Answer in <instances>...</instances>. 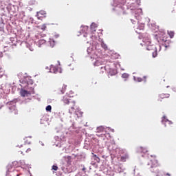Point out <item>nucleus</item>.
Returning a JSON list of instances; mask_svg holds the SVG:
<instances>
[{
    "mask_svg": "<svg viewBox=\"0 0 176 176\" xmlns=\"http://www.w3.org/2000/svg\"><path fill=\"white\" fill-rule=\"evenodd\" d=\"M34 94V89L32 91H27L25 89L21 90V97H28V96Z\"/></svg>",
    "mask_w": 176,
    "mask_h": 176,
    "instance_id": "nucleus-8",
    "label": "nucleus"
},
{
    "mask_svg": "<svg viewBox=\"0 0 176 176\" xmlns=\"http://www.w3.org/2000/svg\"><path fill=\"white\" fill-rule=\"evenodd\" d=\"M36 1H30V5H36Z\"/></svg>",
    "mask_w": 176,
    "mask_h": 176,
    "instance_id": "nucleus-31",
    "label": "nucleus"
},
{
    "mask_svg": "<svg viewBox=\"0 0 176 176\" xmlns=\"http://www.w3.org/2000/svg\"><path fill=\"white\" fill-rule=\"evenodd\" d=\"M169 94H161L159 95L158 101H162V100H164V98H169Z\"/></svg>",
    "mask_w": 176,
    "mask_h": 176,
    "instance_id": "nucleus-10",
    "label": "nucleus"
},
{
    "mask_svg": "<svg viewBox=\"0 0 176 176\" xmlns=\"http://www.w3.org/2000/svg\"><path fill=\"white\" fill-rule=\"evenodd\" d=\"M46 111H52V106H50V105L47 106Z\"/></svg>",
    "mask_w": 176,
    "mask_h": 176,
    "instance_id": "nucleus-30",
    "label": "nucleus"
},
{
    "mask_svg": "<svg viewBox=\"0 0 176 176\" xmlns=\"http://www.w3.org/2000/svg\"><path fill=\"white\" fill-rule=\"evenodd\" d=\"M68 105H69V113L72 115L76 111V103L73 100Z\"/></svg>",
    "mask_w": 176,
    "mask_h": 176,
    "instance_id": "nucleus-6",
    "label": "nucleus"
},
{
    "mask_svg": "<svg viewBox=\"0 0 176 176\" xmlns=\"http://www.w3.org/2000/svg\"><path fill=\"white\" fill-rule=\"evenodd\" d=\"M9 113H10L11 116H14V115H18L19 111L16 108V104H14L9 107Z\"/></svg>",
    "mask_w": 176,
    "mask_h": 176,
    "instance_id": "nucleus-7",
    "label": "nucleus"
},
{
    "mask_svg": "<svg viewBox=\"0 0 176 176\" xmlns=\"http://www.w3.org/2000/svg\"><path fill=\"white\" fill-rule=\"evenodd\" d=\"M52 170H54V171H57V170H58V167L56 165H53Z\"/></svg>",
    "mask_w": 176,
    "mask_h": 176,
    "instance_id": "nucleus-28",
    "label": "nucleus"
},
{
    "mask_svg": "<svg viewBox=\"0 0 176 176\" xmlns=\"http://www.w3.org/2000/svg\"><path fill=\"white\" fill-rule=\"evenodd\" d=\"M170 43H171L170 41L166 40L164 44H163V46H164V47L167 49V47H170Z\"/></svg>",
    "mask_w": 176,
    "mask_h": 176,
    "instance_id": "nucleus-18",
    "label": "nucleus"
},
{
    "mask_svg": "<svg viewBox=\"0 0 176 176\" xmlns=\"http://www.w3.org/2000/svg\"><path fill=\"white\" fill-rule=\"evenodd\" d=\"M91 38L94 40V43H92V45H94V46H96V45H97V36L92 35Z\"/></svg>",
    "mask_w": 176,
    "mask_h": 176,
    "instance_id": "nucleus-20",
    "label": "nucleus"
},
{
    "mask_svg": "<svg viewBox=\"0 0 176 176\" xmlns=\"http://www.w3.org/2000/svg\"><path fill=\"white\" fill-rule=\"evenodd\" d=\"M89 32V27L87 26H81L80 32H77V36H80V35L83 34L84 38H87V32Z\"/></svg>",
    "mask_w": 176,
    "mask_h": 176,
    "instance_id": "nucleus-3",
    "label": "nucleus"
},
{
    "mask_svg": "<svg viewBox=\"0 0 176 176\" xmlns=\"http://www.w3.org/2000/svg\"><path fill=\"white\" fill-rule=\"evenodd\" d=\"M144 43L146 46V50L152 52V56L153 58L157 57V47L152 44L151 38H147L144 40Z\"/></svg>",
    "mask_w": 176,
    "mask_h": 176,
    "instance_id": "nucleus-1",
    "label": "nucleus"
},
{
    "mask_svg": "<svg viewBox=\"0 0 176 176\" xmlns=\"http://www.w3.org/2000/svg\"><path fill=\"white\" fill-rule=\"evenodd\" d=\"M164 122H166V123L170 124V121H168V120H166L165 116L163 117L162 123H164Z\"/></svg>",
    "mask_w": 176,
    "mask_h": 176,
    "instance_id": "nucleus-25",
    "label": "nucleus"
},
{
    "mask_svg": "<svg viewBox=\"0 0 176 176\" xmlns=\"http://www.w3.org/2000/svg\"><path fill=\"white\" fill-rule=\"evenodd\" d=\"M72 97H74L73 96H70L69 94H66L65 96H63L62 101L63 102H64V104H69L71 102H72Z\"/></svg>",
    "mask_w": 176,
    "mask_h": 176,
    "instance_id": "nucleus-5",
    "label": "nucleus"
},
{
    "mask_svg": "<svg viewBox=\"0 0 176 176\" xmlns=\"http://www.w3.org/2000/svg\"><path fill=\"white\" fill-rule=\"evenodd\" d=\"M37 17H46V11L41 10L37 12Z\"/></svg>",
    "mask_w": 176,
    "mask_h": 176,
    "instance_id": "nucleus-12",
    "label": "nucleus"
},
{
    "mask_svg": "<svg viewBox=\"0 0 176 176\" xmlns=\"http://www.w3.org/2000/svg\"><path fill=\"white\" fill-rule=\"evenodd\" d=\"M75 112L78 118H82L83 116V112H82V111L77 109L75 111Z\"/></svg>",
    "mask_w": 176,
    "mask_h": 176,
    "instance_id": "nucleus-15",
    "label": "nucleus"
},
{
    "mask_svg": "<svg viewBox=\"0 0 176 176\" xmlns=\"http://www.w3.org/2000/svg\"><path fill=\"white\" fill-rule=\"evenodd\" d=\"M101 47H102V49H104V50H107V49H108V46H107V44H105V43H104L103 41L101 43Z\"/></svg>",
    "mask_w": 176,
    "mask_h": 176,
    "instance_id": "nucleus-23",
    "label": "nucleus"
},
{
    "mask_svg": "<svg viewBox=\"0 0 176 176\" xmlns=\"http://www.w3.org/2000/svg\"><path fill=\"white\" fill-rule=\"evenodd\" d=\"M2 108V106L0 107V109Z\"/></svg>",
    "mask_w": 176,
    "mask_h": 176,
    "instance_id": "nucleus-34",
    "label": "nucleus"
},
{
    "mask_svg": "<svg viewBox=\"0 0 176 176\" xmlns=\"http://www.w3.org/2000/svg\"><path fill=\"white\" fill-rule=\"evenodd\" d=\"M122 77L124 78V79H127V78H129V75L126 73H124Z\"/></svg>",
    "mask_w": 176,
    "mask_h": 176,
    "instance_id": "nucleus-26",
    "label": "nucleus"
},
{
    "mask_svg": "<svg viewBox=\"0 0 176 176\" xmlns=\"http://www.w3.org/2000/svg\"><path fill=\"white\" fill-rule=\"evenodd\" d=\"M152 158L148 159V166H150L151 168H156V167H160V164L156 159V156H152Z\"/></svg>",
    "mask_w": 176,
    "mask_h": 176,
    "instance_id": "nucleus-2",
    "label": "nucleus"
},
{
    "mask_svg": "<svg viewBox=\"0 0 176 176\" xmlns=\"http://www.w3.org/2000/svg\"><path fill=\"white\" fill-rule=\"evenodd\" d=\"M104 130V127L102 126H100L97 128L96 132L97 133H103Z\"/></svg>",
    "mask_w": 176,
    "mask_h": 176,
    "instance_id": "nucleus-21",
    "label": "nucleus"
},
{
    "mask_svg": "<svg viewBox=\"0 0 176 176\" xmlns=\"http://www.w3.org/2000/svg\"><path fill=\"white\" fill-rule=\"evenodd\" d=\"M67 90V85L64 84H60L56 87V91L58 94H64Z\"/></svg>",
    "mask_w": 176,
    "mask_h": 176,
    "instance_id": "nucleus-4",
    "label": "nucleus"
},
{
    "mask_svg": "<svg viewBox=\"0 0 176 176\" xmlns=\"http://www.w3.org/2000/svg\"><path fill=\"white\" fill-rule=\"evenodd\" d=\"M127 159H129V155L125 154L124 155L121 156L120 162H126Z\"/></svg>",
    "mask_w": 176,
    "mask_h": 176,
    "instance_id": "nucleus-19",
    "label": "nucleus"
},
{
    "mask_svg": "<svg viewBox=\"0 0 176 176\" xmlns=\"http://www.w3.org/2000/svg\"><path fill=\"white\" fill-rule=\"evenodd\" d=\"M168 35H169L170 38H174V35H175V33L174 31H168Z\"/></svg>",
    "mask_w": 176,
    "mask_h": 176,
    "instance_id": "nucleus-22",
    "label": "nucleus"
},
{
    "mask_svg": "<svg viewBox=\"0 0 176 176\" xmlns=\"http://www.w3.org/2000/svg\"><path fill=\"white\" fill-rule=\"evenodd\" d=\"M166 175L170 176L171 175H170L169 173H166Z\"/></svg>",
    "mask_w": 176,
    "mask_h": 176,
    "instance_id": "nucleus-33",
    "label": "nucleus"
},
{
    "mask_svg": "<svg viewBox=\"0 0 176 176\" xmlns=\"http://www.w3.org/2000/svg\"><path fill=\"white\" fill-rule=\"evenodd\" d=\"M96 28H97V24H96L95 23H93L91 25V34H94V32H96Z\"/></svg>",
    "mask_w": 176,
    "mask_h": 176,
    "instance_id": "nucleus-14",
    "label": "nucleus"
},
{
    "mask_svg": "<svg viewBox=\"0 0 176 176\" xmlns=\"http://www.w3.org/2000/svg\"><path fill=\"white\" fill-rule=\"evenodd\" d=\"M21 148H23L20 151L21 153H23V152H27L28 153V152H31V148H28L26 144L21 145Z\"/></svg>",
    "mask_w": 176,
    "mask_h": 176,
    "instance_id": "nucleus-11",
    "label": "nucleus"
},
{
    "mask_svg": "<svg viewBox=\"0 0 176 176\" xmlns=\"http://www.w3.org/2000/svg\"><path fill=\"white\" fill-rule=\"evenodd\" d=\"M94 159H95V160H96V162H98V163L100 162V158L98 157H97L96 155H94Z\"/></svg>",
    "mask_w": 176,
    "mask_h": 176,
    "instance_id": "nucleus-27",
    "label": "nucleus"
},
{
    "mask_svg": "<svg viewBox=\"0 0 176 176\" xmlns=\"http://www.w3.org/2000/svg\"><path fill=\"white\" fill-rule=\"evenodd\" d=\"M138 152H140V153H146L148 149L145 147L140 146L138 148Z\"/></svg>",
    "mask_w": 176,
    "mask_h": 176,
    "instance_id": "nucleus-13",
    "label": "nucleus"
},
{
    "mask_svg": "<svg viewBox=\"0 0 176 176\" xmlns=\"http://www.w3.org/2000/svg\"><path fill=\"white\" fill-rule=\"evenodd\" d=\"M45 43H46V41H45L44 39H41L38 41L39 46H41V45H45Z\"/></svg>",
    "mask_w": 176,
    "mask_h": 176,
    "instance_id": "nucleus-24",
    "label": "nucleus"
},
{
    "mask_svg": "<svg viewBox=\"0 0 176 176\" xmlns=\"http://www.w3.org/2000/svg\"><path fill=\"white\" fill-rule=\"evenodd\" d=\"M46 28H47V27H46V25H45V24H44V25H43L41 26V30H42L43 31H45V30H46Z\"/></svg>",
    "mask_w": 176,
    "mask_h": 176,
    "instance_id": "nucleus-29",
    "label": "nucleus"
},
{
    "mask_svg": "<svg viewBox=\"0 0 176 176\" xmlns=\"http://www.w3.org/2000/svg\"><path fill=\"white\" fill-rule=\"evenodd\" d=\"M49 43L51 47H54V46L56 45V41L54 40V38H50Z\"/></svg>",
    "mask_w": 176,
    "mask_h": 176,
    "instance_id": "nucleus-16",
    "label": "nucleus"
},
{
    "mask_svg": "<svg viewBox=\"0 0 176 176\" xmlns=\"http://www.w3.org/2000/svg\"><path fill=\"white\" fill-rule=\"evenodd\" d=\"M146 76H143V78L138 77L136 80L138 82H146Z\"/></svg>",
    "mask_w": 176,
    "mask_h": 176,
    "instance_id": "nucleus-17",
    "label": "nucleus"
},
{
    "mask_svg": "<svg viewBox=\"0 0 176 176\" xmlns=\"http://www.w3.org/2000/svg\"><path fill=\"white\" fill-rule=\"evenodd\" d=\"M157 47H159L160 50V49H162V47H160V45H157Z\"/></svg>",
    "mask_w": 176,
    "mask_h": 176,
    "instance_id": "nucleus-32",
    "label": "nucleus"
},
{
    "mask_svg": "<svg viewBox=\"0 0 176 176\" xmlns=\"http://www.w3.org/2000/svg\"><path fill=\"white\" fill-rule=\"evenodd\" d=\"M50 72L53 74H61V68L58 66H51Z\"/></svg>",
    "mask_w": 176,
    "mask_h": 176,
    "instance_id": "nucleus-9",
    "label": "nucleus"
}]
</instances>
